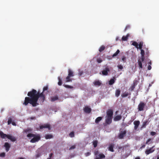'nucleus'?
<instances>
[{
	"mask_svg": "<svg viewBox=\"0 0 159 159\" xmlns=\"http://www.w3.org/2000/svg\"><path fill=\"white\" fill-rule=\"evenodd\" d=\"M148 122L147 120H146L143 122L142 126V127L145 128L146 127V125L148 124Z\"/></svg>",
	"mask_w": 159,
	"mask_h": 159,
	"instance_id": "obj_32",
	"label": "nucleus"
},
{
	"mask_svg": "<svg viewBox=\"0 0 159 159\" xmlns=\"http://www.w3.org/2000/svg\"><path fill=\"white\" fill-rule=\"evenodd\" d=\"M4 147L5 148L6 151L7 152L9 151L10 147V145L8 143H5L4 145Z\"/></svg>",
	"mask_w": 159,
	"mask_h": 159,
	"instance_id": "obj_15",
	"label": "nucleus"
},
{
	"mask_svg": "<svg viewBox=\"0 0 159 159\" xmlns=\"http://www.w3.org/2000/svg\"><path fill=\"white\" fill-rule=\"evenodd\" d=\"M90 154H91V153H90V152H87L85 153V155L86 157L88 156H89L90 155Z\"/></svg>",
	"mask_w": 159,
	"mask_h": 159,
	"instance_id": "obj_49",
	"label": "nucleus"
},
{
	"mask_svg": "<svg viewBox=\"0 0 159 159\" xmlns=\"http://www.w3.org/2000/svg\"><path fill=\"white\" fill-rule=\"evenodd\" d=\"M75 148V146L73 145L71 146V147H70L69 149L70 150H71L74 149Z\"/></svg>",
	"mask_w": 159,
	"mask_h": 159,
	"instance_id": "obj_51",
	"label": "nucleus"
},
{
	"mask_svg": "<svg viewBox=\"0 0 159 159\" xmlns=\"http://www.w3.org/2000/svg\"><path fill=\"white\" fill-rule=\"evenodd\" d=\"M115 78L114 77H113V78L111 79L109 81V84L111 85L115 83Z\"/></svg>",
	"mask_w": 159,
	"mask_h": 159,
	"instance_id": "obj_24",
	"label": "nucleus"
},
{
	"mask_svg": "<svg viewBox=\"0 0 159 159\" xmlns=\"http://www.w3.org/2000/svg\"><path fill=\"white\" fill-rule=\"evenodd\" d=\"M128 35L127 34L125 36H123L122 38V41H126L128 39Z\"/></svg>",
	"mask_w": 159,
	"mask_h": 159,
	"instance_id": "obj_31",
	"label": "nucleus"
},
{
	"mask_svg": "<svg viewBox=\"0 0 159 159\" xmlns=\"http://www.w3.org/2000/svg\"><path fill=\"white\" fill-rule=\"evenodd\" d=\"M145 147V144L141 146V147L140 148H144Z\"/></svg>",
	"mask_w": 159,
	"mask_h": 159,
	"instance_id": "obj_54",
	"label": "nucleus"
},
{
	"mask_svg": "<svg viewBox=\"0 0 159 159\" xmlns=\"http://www.w3.org/2000/svg\"><path fill=\"white\" fill-rule=\"evenodd\" d=\"M0 136L2 139H3L7 137L12 142H15L16 140L14 136L5 134L2 131H0Z\"/></svg>",
	"mask_w": 159,
	"mask_h": 159,
	"instance_id": "obj_2",
	"label": "nucleus"
},
{
	"mask_svg": "<svg viewBox=\"0 0 159 159\" xmlns=\"http://www.w3.org/2000/svg\"><path fill=\"white\" fill-rule=\"evenodd\" d=\"M98 154L99 152L98 151L94 152V154L96 156L95 159H102L105 158V156L103 154L101 153L98 155Z\"/></svg>",
	"mask_w": 159,
	"mask_h": 159,
	"instance_id": "obj_3",
	"label": "nucleus"
},
{
	"mask_svg": "<svg viewBox=\"0 0 159 159\" xmlns=\"http://www.w3.org/2000/svg\"><path fill=\"white\" fill-rule=\"evenodd\" d=\"M152 67L150 65H149L148 67V69L149 70H150L151 69Z\"/></svg>",
	"mask_w": 159,
	"mask_h": 159,
	"instance_id": "obj_52",
	"label": "nucleus"
},
{
	"mask_svg": "<svg viewBox=\"0 0 159 159\" xmlns=\"http://www.w3.org/2000/svg\"><path fill=\"white\" fill-rule=\"evenodd\" d=\"M113 111L112 110L109 109L107 111V115L106 117L112 118Z\"/></svg>",
	"mask_w": 159,
	"mask_h": 159,
	"instance_id": "obj_9",
	"label": "nucleus"
},
{
	"mask_svg": "<svg viewBox=\"0 0 159 159\" xmlns=\"http://www.w3.org/2000/svg\"><path fill=\"white\" fill-rule=\"evenodd\" d=\"M11 123L13 125L16 126V123L14 122H12Z\"/></svg>",
	"mask_w": 159,
	"mask_h": 159,
	"instance_id": "obj_53",
	"label": "nucleus"
},
{
	"mask_svg": "<svg viewBox=\"0 0 159 159\" xmlns=\"http://www.w3.org/2000/svg\"><path fill=\"white\" fill-rule=\"evenodd\" d=\"M149 64H150V65H151V64H152V63H151V61H150L149 62Z\"/></svg>",
	"mask_w": 159,
	"mask_h": 159,
	"instance_id": "obj_58",
	"label": "nucleus"
},
{
	"mask_svg": "<svg viewBox=\"0 0 159 159\" xmlns=\"http://www.w3.org/2000/svg\"><path fill=\"white\" fill-rule=\"evenodd\" d=\"M93 84L94 85L96 86H99L101 85L102 84V83L98 80L94 81Z\"/></svg>",
	"mask_w": 159,
	"mask_h": 159,
	"instance_id": "obj_16",
	"label": "nucleus"
},
{
	"mask_svg": "<svg viewBox=\"0 0 159 159\" xmlns=\"http://www.w3.org/2000/svg\"><path fill=\"white\" fill-rule=\"evenodd\" d=\"M58 79L59 80V81L58 82V85L61 86L62 84V82L61 80V79L60 77H58Z\"/></svg>",
	"mask_w": 159,
	"mask_h": 159,
	"instance_id": "obj_36",
	"label": "nucleus"
},
{
	"mask_svg": "<svg viewBox=\"0 0 159 159\" xmlns=\"http://www.w3.org/2000/svg\"><path fill=\"white\" fill-rule=\"evenodd\" d=\"M137 84V81L136 80H134L133 82V85L136 86Z\"/></svg>",
	"mask_w": 159,
	"mask_h": 159,
	"instance_id": "obj_43",
	"label": "nucleus"
},
{
	"mask_svg": "<svg viewBox=\"0 0 159 159\" xmlns=\"http://www.w3.org/2000/svg\"><path fill=\"white\" fill-rule=\"evenodd\" d=\"M143 43L142 41L140 42L138 46V49L139 48L140 49H141L142 48V46H143Z\"/></svg>",
	"mask_w": 159,
	"mask_h": 159,
	"instance_id": "obj_29",
	"label": "nucleus"
},
{
	"mask_svg": "<svg viewBox=\"0 0 159 159\" xmlns=\"http://www.w3.org/2000/svg\"><path fill=\"white\" fill-rule=\"evenodd\" d=\"M68 75L70 77H73L74 76V73L72 70L70 69H68Z\"/></svg>",
	"mask_w": 159,
	"mask_h": 159,
	"instance_id": "obj_18",
	"label": "nucleus"
},
{
	"mask_svg": "<svg viewBox=\"0 0 159 159\" xmlns=\"http://www.w3.org/2000/svg\"><path fill=\"white\" fill-rule=\"evenodd\" d=\"M14 118L13 116H11L8 119L7 121V124L8 125H10L11 123L12 120V119Z\"/></svg>",
	"mask_w": 159,
	"mask_h": 159,
	"instance_id": "obj_23",
	"label": "nucleus"
},
{
	"mask_svg": "<svg viewBox=\"0 0 159 159\" xmlns=\"http://www.w3.org/2000/svg\"><path fill=\"white\" fill-rule=\"evenodd\" d=\"M71 77L70 76L68 75L66 77V82H69L70 81H71L72 80V79L70 78Z\"/></svg>",
	"mask_w": 159,
	"mask_h": 159,
	"instance_id": "obj_26",
	"label": "nucleus"
},
{
	"mask_svg": "<svg viewBox=\"0 0 159 159\" xmlns=\"http://www.w3.org/2000/svg\"><path fill=\"white\" fill-rule=\"evenodd\" d=\"M51 157H49V158H48L47 159H51Z\"/></svg>",
	"mask_w": 159,
	"mask_h": 159,
	"instance_id": "obj_62",
	"label": "nucleus"
},
{
	"mask_svg": "<svg viewBox=\"0 0 159 159\" xmlns=\"http://www.w3.org/2000/svg\"><path fill=\"white\" fill-rule=\"evenodd\" d=\"M148 143H148V141H147L146 142V143H145V144H148Z\"/></svg>",
	"mask_w": 159,
	"mask_h": 159,
	"instance_id": "obj_59",
	"label": "nucleus"
},
{
	"mask_svg": "<svg viewBox=\"0 0 159 159\" xmlns=\"http://www.w3.org/2000/svg\"><path fill=\"white\" fill-rule=\"evenodd\" d=\"M112 118L106 117L105 123L107 125L111 124L112 122Z\"/></svg>",
	"mask_w": 159,
	"mask_h": 159,
	"instance_id": "obj_12",
	"label": "nucleus"
},
{
	"mask_svg": "<svg viewBox=\"0 0 159 159\" xmlns=\"http://www.w3.org/2000/svg\"><path fill=\"white\" fill-rule=\"evenodd\" d=\"M98 144V141L97 140H95L93 141V146L94 147L96 148Z\"/></svg>",
	"mask_w": 159,
	"mask_h": 159,
	"instance_id": "obj_35",
	"label": "nucleus"
},
{
	"mask_svg": "<svg viewBox=\"0 0 159 159\" xmlns=\"http://www.w3.org/2000/svg\"><path fill=\"white\" fill-rule=\"evenodd\" d=\"M102 117L100 116L98 117L95 120V122L97 124H98L102 120Z\"/></svg>",
	"mask_w": 159,
	"mask_h": 159,
	"instance_id": "obj_21",
	"label": "nucleus"
},
{
	"mask_svg": "<svg viewBox=\"0 0 159 159\" xmlns=\"http://www.w3.org/2000/svg\"><path fill=\"white\" fill-rule=\"evenodd\" d=\"M118 112V111H116V113L117 114V113Z\"/></svg>",
	"mask_w": 159,
	"mask_h": 159,
	"instance_id": "obj_63",
	"label": "nucleus"
},
{
	"mask_svg": "<svg viewBox=\"0 0 159 159\" xmlns=\"http://www.w3.org/2000/svg\"><path fill=\"white\" fill-rule=\"evenodd\" d=\"M120 50L119 49H118L117 50V51H116V52L113 54V55H112V57H114L116 56L120 53Z\"/></svg>",
	"mask_w": 159,
	"mask_h": 159,
	"instance_id": "obj_33",
	"label": "nucleus"
},
{
	"mask_svg": "<svg viewBox=\"0 0 159 159\" xmlns=\"http://www.w3.org/2000/svg\"><path fill=\"white\" fill-rule=\"evenodd\" d=\"M69 136L71 137V138H72V137H74V136H75V134H74V132H73V131H72V132H71L69 134Z\"/></svg>",
	"mask_w": 159,
	"mask_h": 159,
	"instance_id": "obj_38",
	"label": "nucleus"
},
{
	"mask_svg": "<svg viewBox=\"0 0 159 159\" xmlns=\"http://www.w3.org/2000/svg\"><path fill=\"white\" fill-rule=\"evenodd\" d=\"M119 149H120V148H119Z\"/></svg>",
	"mask_w": 159,
	"mask_h": 159,
	"instance_id": "obj_64",
	"label": "nucleus"
},
{
	"mask_svg": "<svg viewBox=\"0 0 159 159\" xmlns=\"http://www.w3.org/2000/svg\"><path fill=\"white\" fill-rule=\"evenodd\" d=\"M83 73V72L82 71H79V73H78V75L79 76H80L82 75Z\"/></svg>",
	"mask_w": 159,
	"mask_h": 159,
	"instance_id": "obj_50",
	"label": "nucleus"
},
{
	"mask_svg": "<svg viewBox=\"0 0 159 159\" xmlns=\"http://www.w3.org/2000/svg\"><path fill=\"white\" fill-rule=\"evenodd\" d=\"M97 61L98 63H101L102 60L101 58H97Z\"/></svg>",
	"mask_w": 159,
	"mask_h": 159,
	"instance_id": "obj_41",
	"label": "nucleus"
},
{
	"mask_svg": "<svg viewBox=\"0 0 159 159\" xmlns=\"http://www.w3.org/2000/svg\"><path fill=\"white\" fill-rule=\"evenodd\" d=\"M135 159H140V158L139 157H136V158H135Z\"/></svg>",
	"mask_w": 159,
	"mask_h": 159,
	"instance_id": "obj_57",
	"label": "nucleus"
},
{
	"mask_svg": "<svg viewBox=\"0 0 159 159\" xmlns=\"http://www.w3.org/2000/svg\"><path fill=\"white\" fill-rule=\"evenodd\" d=\"M146 105V103H144L142 102H140L138 106V109L139 111H141L143 110L144 108Z\"/></svg>",
	"mask_w": 159,
	"mask_h": 159,
	"instance_id": "obj_5",
	"label": "nucleus"
},
{
	"mask_svg": "<svg viewBox=\"0 0 159 159\" xmlns=\"http://www.w3.org/2000/svg\"><path fill=\"white\" fill-rule=\"evenodd\" d=\"M144 60V59H143L142 60V58H140L138 59V63L139 69H142L143 68L142 62H143Z\"/></svg>",
	"mask_w": 159,
	"mask_h": 159,
	"instance_id": "obj_13",
	"label": "nucleus"
},
{
	"mask_svg": "<svg viewBox=\"0 0 159 159\" xmlns=\"http://www.w3.org/2000/svg\"><path fill=\"white\" fill-rule=\"evenodd\" d=\"M48 89V86L44 87L43 89L42 93H40L39 91L37 92L36 90L33 89L31 91L28 92V97L25 98L24 102L23 104L27 106L29 103L33 107H35L39 105L37 102L39 99V101L43 103L45 100V95L43 92Z\"/></svg>",
	"mask_w": 159,
	"mask_h": 159,
	"instance_id": "obj_1",
	"label": "nucleus"
},
{
	"mask_svg": "<svg viewBox=\"0 0 159 159\" xmlns=\"http://www.w3.org/2000/svg\"><path fill=\"white\" fill-rule=\"evenodd\" d=\"M120 91L119 89H116L115 92V96L117 97H119L120 96Z\"/></svg>",
	"mask_w": 159,
	"mask_h": 159,
	"instance_id": "obj_22",
	"label": "nucleus"
},
{
	"mask_svg": "<svg viewBox=\"0 0 159 159\" xmlns=\"http://www.w3.org/2000/svg\"><path fill=\"white\" fill-rule=\"evenodd\" d=\"M39 128L40 129H43L47 128L48 130L51 129V126L50 124H44L42 125H40L39 126Z\"/></svg>",
	"mask_w": 159,
	"mask_h": 159,
	"instance_id": "obj_6",
	"label": "nucleus"
},
{
	"mask_svg": "<svg viewBox=\"0 0 159 159\" xmlns=\"http://www.w3.org/2000/svg\"><path fill=\"white\" fill-rule=\"evenodd\" d=\"M130 28V26L129 25H127L125 30H124V31H125L128 29H129Z\"/></svg>",
	"mask_w": 159,
	"mask_h": 159,
	"instance_id": "obj_45",
	"label": "nucleus"
},
{
	"mask_svg": "<svg viewBox=\"0 0 159 159\" xmlns=\"http://www.w3.org/2000/svg\"><path fill=\"white\" fill-rule=\"evenodd\" d=\"M32 129H27L24 130V132L25 133H27L31 132L32 131Z\"/></svg>",
	"mask_w": 159,
	"mask_h": 159,
	"instance_id": "obj_40",
	"label": "nucleus"
},
{
	"mask_svg": "<svg viewBox=\"0 0 159 159\" xmlns=\"http://www.w3.org/2000/svg\"><path fill=\"white\" fill-rule=\"evenodd\" d=\"M35 135L33 134L29 133L27 135V136L28 137L31 138L35 136Z\"/></svg>",
	"mask_w": 159,
	"mask_h": 159,
	"instance_id": "obj_34",
	"label": "nucleus"
},
{
	"mask_svg": "<svg viewBox=\"0 0 159 159\" xmlns=\"http://www.w3.org/2000/svg\"><path fill=\"white\" fill-rule=\"evenodd\" d=\"M126 132V130L121 131L119 135V138L120 139H123L125 135Z\"/></svg>",
	"mask_w": 159,
	"mask_h": 159,
	"instance_id": "obj_10",
	"label": "nucleus"
},
{
	"mask_svg": "<svg viewBox=\"0 0 159 159\" xmlns=\"http://www.w3.org/2000/svg\"><path fill=\"white\" fill-rule=\"evenodd\" d=\"M135 86L133 84L130 87V90L131 91H133L134 89L135 88Z\"/></svg>",
	"mask_w": 159,
	"mask_h": 159,
	"instance_id": "obj_42",
	"label": "nucleus"
},
{
	"mask_svg": "<svg viewBox=\"0 0 159 159\" xmlns=\"http://www.w3.org/2000/svg\"><path fill=\"white\" fill-rule=\"evenodd\" d=\"M122 117L120 115H118L116 116L114 118V120L115 121H117L120 120Z\"/></svg>",
	"mask_w": 159,
	"mask_h": 159,
	"instance_id": "obj_17",
	"label": "nucleus"
},
{
	"mask_svg": "<svg viewBox=\"0 0 159 159\" xmlns=\"http://www.w3.org/2000/svg\"><path fill=\"white\" fill-rule=\"evenodd\" d=\"M53 154L52 153H51L49 155V157H52V156H53Z\"/></svg>",
	"mask_w": 159,
	"mask_h": 159,
	"instance_id": "obj_55",
	"label": "nucleus"
},
{
	"mask_svg": "<svg viewBox=\"0 0 159 159\" xmlns=\"http://www.w3.org/2000/svg\"><path fill=\"white\" fill-rule=\"evenodd\" d=\"M58 99V97L57 96H55L52 97L51 98V101L52 102H54Z\"/></svg>",
	"mask_w": 159,
	"mask_h": 159,
	"instance_id": "obj_25",
	"label": "nucleus"
},
{
	"mask_svg": "<svg viewBox=\"0 0 159 159\" xmlns=\"http://www.w3.org/2000/svg\"><path fill=\"white\" fill-rule=\"evenodd\" d=\"M128 94L127 93L125 92L121 95V96L122 97H126L128 96Z\"/></svg>",
	"mask_w": 159,
	"mask_h": 159,
	"instance_id": "obj_37",
	"label": "nucleus"
},
{
	"mask_svg": "<svg viewBox=\"0 0 159 159\" xmlns=\"http://www.w3.org/2000/svg\"><path fill=\"white\" fill-rule=\"evenodd\" d=\"M151 139H149L147 140V141L149 143L151 141Z\"/></svg>",
	"mask_w": 159,
	"mask_h": 159,
	"instance_id": "obj_56",
	"label": "nucleus"
},
{
	"mask_svg": "<svg viewBox=\"0 0 159 159\" xmlns=\"http://www.w3.org/2000/svg\"><path fill=\"white\" fill-rule=\"evenodd\" d=\"M105 47L104 46L102 45L101 46V47L99 48V51L100 52H102L105 49Z\"/></svg>",
	"mask_w": 159,
	"mask_h": 159,
	"instance_id": "obj_30",
	"label": "nucleus"
},
{
	"mask_svg": "<svg viewBox=\"0 0 159 159\" xmlns=\"http://www.w3.org/2000/svg\"><path fill=\"white\" fill-rule=\"evenodd\" d=\"M91 110V108L87 106L85 107L84 108V112L87 113H90Z\"/></svg>",
	"mask_w": 159,
	"mask_h": 159,
	"instance_id": "obj_14",
	"label": "nucleus"
},
{
	"mask_svg": "<svg viewBox=\"0 0 159 159\" xmlns=\"http://www.w3.org/2000/svg\"><path fill=\"white\" fill-rule=\"evenodd\" d=\"M140 54L141 55V58H142V60H143V59H145V57H144L145 52H144V50L142 49H141Z\"/></svg>",
	"mask_w": 159,
	"mask_h": 159,
	"instance_id": "obj_20",
	"label": "nucleus"
},
{
	"mask_svg": "<svg viewBox=\"0 0 159 159\" xmlns=\"http://www.w3.org/2000/svg\"><path fill=\"white\" fill-rule=\"evenodd\" d=\"M5 152H2L0 153V157H4L5 156Z\"/></svg>",
	"mask_w": 159,
	"mask_h": 159,
	"instance_id": "obj_44",
	"label": "nucleus"
},
{
	"mask_svg": "<svg viewBox=\"0 0 159 159\" xmlns=\"http://www.w3.org/2000/svg\"><path fill=\"white\" fill-rule=\"evenodd\" d=\"M132 45L134 46H135L138 49V46L139 44L137 42L135 41H133Z\"/></svg>",
	"mask_w": 159,
	"mask_h": 159,
	"instance_id": "obj_28",
	"label": "nucleus"
},
{
	"mask_svg": "<svg viewBox=\"0 0 159 159\" xmlns=\"http://www.w3.org/2000/svg\"><path fill=\"white\" fill-rule=\"evenodd\" d=\"M155 147V146H153L152 147L150 148L149 149H146L145 152V153L148 155L150 153H152L155 151V149L153 148Z\"/></svg>",
	"mask_w": 159,
	"mask_h": 159,
	"instance_id": "obj_7",
	"label": "nucleus"
},
{
	"mask_svg": "<svg viewBox=\"0 0 159 159\" xmlns=\"http://www.w3.org/2000/svg\"><path fill=\"white\" fill-rule=\"evenodd\" d=\"M63 86L65 88H68V89H72L73 88V87L72 86H70L69 85L64 84L63 85Z\"/></svg>",
	"mask_w": 159,
	"mask_h": 159,
	"instance_id": "obj_39",
	"label": "nucleus"
},
{
	"mask_svg": "<svg viewBox=\"0 0 159 159\" xmlns=\"http://www.w3.org/2000/svg\"><path fill=\"white\" fill-rule=\"evenodd\" d=\"M156 133L155 132L152 131L150 133V134L152 136H154L156 134Z\"/></svg>",
	"mask_w": 159,
	"mask_h": 159,
	"instance_id": "obj_47",
	"label": "nucleus"
},
{
	"mask_svg": "<svg viewBox=\"0 0 159 159\" xmlns=\"http://www.w3.org/2000/svg\"><path fill=\"white\" fill-rule=\"evenodd\" d=\"M32 139L30 140V142L31 143H34L38 141L41 139V137L39 134H35V136Z\"/></svg>",
	"mask_w": 159,
	"mask_h": 159,
	"instance_id": "obj_4",
	"label": "nucleus"
},
{
	"mask_svg": "<svg viewBox=\"0 0 159 159\" xmlns=\"http://www.w3.org/2000/svg\"><path fill=\"white\" fill-rule=\"evenodd\" d=\"M19 159H24V158H23V157H20L19 158Z\"/></svg>",
	"mask_w": 159,
	"mask_h": 159,
	"instance_id": "obj_60",
	"label": "nucleus"
},
{
	"mask_svg": "<svg viewBox=\"0 0 159 159\" xmlns=\"http://www.w3.org/2000/svg\"><path fill=\"white\" fill-rule=\"evenodd\" d=\"M110 71L109 68L107 66L102 71V74L103 75H107L108 74V72Z\"/></svg>",
	"mask_w": 159,
	"mask_h": 159,
	"instance_id": "obj_8",
	"label": "nucleus"
},
{
	"mask_svg": "<svg viewBox=\"0 0 159 159\" xmlns=\"http://www.w3.org/2000/svg\"><path fill=\"white\" fill-rule=\"evenodd\" d=\"M118 66V68L120 69H123V66L121 65H118L117 66Z\"/></svg>",
	"mask_w": 159,
	"mask_h": 159,
	"instance_id": "obj_48",
	"label": "nucleus"
},
{
	"mask_svg": "<svg viewBox=\"0 0 159 159\" xmlns=\"http://www.w3.org/2000/svg\"><path fill=\"white\" fill-rule=\"evenodd\" d=\"M114 147V145L113 144H111L108 147V150L111 152H113L114 151L113 147Z\"/></svg>",
	"mask_w": 159,
	"mask_h": 159,
	"instance_id": "obj_19",
	"label": "nucleus"
},
{
	"mask_svg": "<svg viewBox=\"0 0 159 159\" xmlns=\"http://www.w3.org/2000/svg\"><path fill=\"white\" fill-rule=\"evenodd\" d=\"M157 159H159V156H158L157 157Z\"/></svg>",
	"mask_w": 159,
	"mask_h": 159,
	"instance_id": "obj_61",
	"label": "nucleus"
},
{
	"mask_svg": "<svg viewBox=\"0 0 159 159\" xmlns=\"http://www.w3.org/2000/svg\"><path fill=\"white\" fill-rule=\"evenodd\" d=\"M140 122L139 120H135L134 122V129L135 130H137L139 126Z\"/></svg>",
	"mask_w": 159,
	"mask_h": 159,
	"instance_id": "obj_11",
	"label": "nucleus"
},
{
	"mask_svg": "<svg viewBox=\"0 0 159 159\" xmlns=\"http://www.w3.org/2000/svg\"><path fill=\"white\" fill-rule=\"evenodd\" d=\"M122 60L124 62H125L126 61V57L124 56H123Z\"/></svg>",
	"mask_w": 159,
	"mask_h": 159,
	"instance_id": "obj_46",
	"label": "nucleus"
},
{
	"mask_svg": "<svg viewBox=\"0 0 159 159\" xmlns=\"http://www.w3.org/2000/svg\"><path fill=\"white\" fill-rule=\"evenodd\" d=\"M53 137V136L51 134H46L45 136V138L46 139H48L52 138Z\"/></svg>",
	"mask_w": 159,
	"mask_h": 159,
	"instance_id": "obj_27",
	"label": "nucleus"
}]
</instances>
